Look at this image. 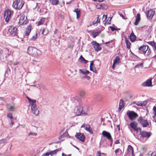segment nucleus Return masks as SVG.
<instances>
[{
	"mask_svg": "<svg viewBox=\"0 0 156 156\" xmlns=\"http://www.w3.org/2000/svg\"><path fill=\"white\" fill-rule=\"evenodd\" d=\"M74 11L76 13H80V9H75Z\"/></svg>",
	"mask_w": 156,
	"mask_h": 156,
	"instance_id": "45",
	"label": "nucleus"
},
{
	"mask_svg": "<svg viewBox=\"0 0 156 156\" xmlns=\"http://www.w3.org/2000/svg\"><path fill=\"white\" fill-rule=\"evenodd\" d=\"M148 43L153 47L155 50H156V43L154 41H149L148 42Z\"/></svg>",
	"mask_w": 156,
	"mask_h": 156,
	"instance_id": "30",
	"label": "nucleus"
},
{
	"mask_svg": "<svg viewBox=\"0 0 156 156\" xmlns=\"http://www.w3.org/2000/svg\"><path fill=\"white\" fill-rule=\"evenodd\" d=\"M85 129L89 132L90 133L92 134L93 132H92L91 130L90 129V127L89 126H87L85 127Z\"/></svg>",
	"mask_w": 156,
	"mask_h": 156,
	"instance_id": "35",
	"label": "nucleus"
},
{
	"mask_svg": "<svg viewBox=\"0 0 156 156\" xmlns=\"http://www.w3.org/2000/svg\"><path fill=\"white\" fill-rule=\"evenodd\" d=\"M4 101L5 99L3 98L0 97V101Z\"/></svg>",
	"mask_w": 156,
	"mask_h": 156,
	"instance_id": "56",
	"label": "nucleus"
},
{
	"mask_svg": "<svg viewBox=\"0 0 156 156\" xmlns=\"http://www.w3.org/2000/svg\"><path fill=\"white\" fill-rule=\"evenodd\" d=\"M99 32H93L92 33V35L93 38H95L98 34Z\"/></svg>",
	"mask_w": 156,
	"mask_h": 156,
	"instance_id": "40",
	"label": "nucleus"
},
{
	"mask_svg": "<svg viewBox=\"0 0 156 156\" xmlns=\"http://www.w3.org/2000/svg\"><path fill=\"white\" fill-rule=\"evenodd\" d=\"M98 18H99V17H98L97 20L96 21H95V22H93V24H95L96 23H97L98 22V23L99 22L100 20H99V21H98Z\"/></svg>",
	"mask_w": 156,
	"mask_h": 156,
	"instance_id": "49",
	"label": "nucleus"
},
{
	"mask_svg": "<svg viewBox=\"0 0 156 156\" xmlns=\"http://www.w3.org/2000/svg\"><path fill=\"white\" fill-rule=\"evenodd\" d=\"M85 126V125L84 124H83L82 125V126H81V128H83V127L84 128Z\"/></svg>",
	"mask_w": 156,
	"mask_h": 156,
	"instance_id": "62",
	"label": "nucleus"
},
{
	"mask_svg": "<svg viewBox=\"0 0 156 156\" xmlns=\"http://www.w3.org/2000/svg\"><path fill=\"white\" fill-rule=\"evenodd\" d=\"M123 102V101L122 99H121L120 101L119 108V109L120 110H121L124 106Z\"/></svg>",
	"mask_w": 156,
	"mask_h": 156,
	"instance_id": "28",
	"label": "nucleus"
},
{
	"mask_svg": "<svg viewBox=\"0 0 156 156\" xmlns=\"http://www.w3.org/2000/svg\"><path fill=\"white\" fill-rule=\"evenodd\" d=\"M127 150L128 153H130L132 154H133L134 153L133 147L130 145H129L128 146V147Z\"/></svg>",
	"mask_w": 156,
	"mask_h": 156,
	"instance_id": "25",
	"label": "nucleus"
},
{
	"mask_svg": "<svg viewBox=\"0 0 156 156\" xmlns=\"http://www.w3.org/2000/svg\"><path fill=\"white\" fill-rule=\"evenodd\" d=\"M137 123L135 122H132L129 124L130 127L133 128L135 131L138 132L140 128H137Z\"/></svg>",
	"mask_w": 156,
	"mask_h": 156,
	"instance_id": "12",
	"label": "nucleus"
},
{
	"mask_svg": "<svg viewBox=\"0 0 156 156\" xmlns=\"http://www.w3.org/2000/svg\"><path fill=\"white\" fill-rule=\"evenodd\" d=\"M153 110L154 111V115L153 116V119L156 121V107L155 106H154L153 108Z\"/></svg>",
	"mask_w": 156,
	"mask_h": 156,
	"instance_id": "33",
	"label": "nucleus"
},
{
	"mask_svg": "<svg viewBox=\"0 0 156 156\" xmlns=\"http://www.w3.org/2000/svg\"><path fill=\"white\" fill-rule=\"evenodd\" d=\"M15 109L14 105H10L9 106V109L10 111H13Z\"/></svg>",
	"mask_w": 156,
	"mask_h": 156,
	"instance_id": "37",
	"label": "nucleus"
},
{
	"mask_svg": "<svg viewBox=\"0 0 156 156\" xmlns=\"http://www.w3.org/2000/svg\"><path fill=\"white\" fill-rule=\"evenodd\" d=\"M140 20V14H137L136 16V20L134 23L135 25H137L139 22Z\"/></svg>",
	"mask_w": 156,
	"mask_h": 156,
	"instance_id": "22",
	"label": "nucleus"
},
{
	"mask_svg": "<svg viewBox=\"0 0 156 156\" xmlns=\"http://www.w3.org/2000/svg\"><path fill=\"white\" fill-rule=\"evenodd\" d=\"M26 98L30 103L29 106L31 107L32 113L36 116L38 115L39 114V111L36 105V100H31L27 96L26 97Z\"/></svg>",
	"mask_w": 156,
	"mask_h": 156,
	"instance_id": "1",
	"label": "nucleus"
},
{
	"mask_svg": "<svg viewBox=\"0 0 156 156\" xmlns=\"http://www.w3.org/2000/svg\"><path fill=\"white\" fill-rule=\"evenodd\" d=\"M7 116L8 118H9L11 120H12L13 118L12 114L11 113H8L7 115Z\"/></svg>",
	"mask_w": 156,
	"mask_h": 156,
	"instance_id": "38",
	"label": "nucleus"
},
{
	"mask_svg": "<svg viewBox=\"0 0 156 156\" xmlns=\"http://www.w3.org/2000/svg\"><path fill=\"white\" fill-rule=\"evenodd\" d=\"M119 60L120 58L118 56H117L115 59L114 60L112 66V68L113 69H114L116 65H119L120 62Z\"/></svg>",
	"mask_w": 156,
	"mask_h": 156,
	"instance_id": "18",
	"label": "nucleus"
},
{
	"mask_svg": "<svg viewBox=\"0 0 156 156\" xmlns=\"http://www.w3.org/2000/svg\"><path fill=\"white\" fill-rule=\"evenodd\" d=\"M120 149L119 148H118L116 149L115 151V153L116 155L117 154V153L119 151V150H120Z\"/></svg>",
	"mask_w": 156,
	"mask_h": 156,
	"instance_id": "48",
	"label": "nucleus"
},
{
	"mask_svg": "<svg viewBox=\"0 0 156 156\" xmlns=\"http://www.w3.org/2000/svg\"><path fill=\"white\" fill-rule=\"evenodd\" d=\"M138 121L143 127H147L149 125V123L147 120L144 119L141 117H139Z\"/></svg>",
	"mask_w": 156,
	"mask_h": 156,
	"instance_id": "7",
	"label": "nucleus"
},
{
	"mask_svg": "<svg viewBox=\"0 0 156 156\" xmlns=\"http://www.w3.org/2000/svg\"><path fill=\"white\" fill-rule=\"evenodd\" d=\"M146 104L145 101L144 102H138L136 103V105L138 106H145Z\"/></svg>",
	"mask_w": 156,
	"mask_h": 156,
	"instance_id": "29",
	"label": "nucleus"
},
{
	"mask_svg": "<svg viewBox=\"0 0 156 156\" xmlns=\"http://www.w3.org/2000/svg\"><path fill=\"white\" fill-rule=\"evenodd\" d=\"M136 36L134 35L133 32H132L129 36V38L130 41L132 42L135 41L136 40Z\"/></svg>",
	"mask_w": 156,
	"mask_h": 156,
	"instance_id": "24",
	"label": "nucleus"
},
{
	"mask_svg": "<svg viewBox=\"0 0 156 156\" xmlns=\"http://www.w3.org/2000/svg\"><path fill=\"white\" fill-rule=\"evenodd\" d=\"M126 114L129 118L131 120L135 119L138 116L137 113L133 111H128L127 112Z\"/></svg>",
	"mask_w": 156,
	"mask_h": 156,
	"instance_id": "6",
	"label": "nucleus"
},
{
	"mask_svg": "<svg viewBox=\"0 0 156 156\" xmlns=\"http://www.w3.org/2000/svg\"><path fill=\"white\" fill-rule=\"evenodd\" d=\"M31 26H28L26 29V30L25 33V35L28 36L29 35V33L31 31Z\"/></svg>",
	"mask_w": 156,
	"mask_h": 156,
	"instance_id": "26",
	"label": "nucleus"
},
{
	"mask_svg": "<svg viewBox=\"0 0 156 156\" xmlns=\"http://www.w3.org/2000/svg\"><path fill=\"white\" fill-rule=\"evenodd\" d=\"M50 1L51 2L53 5H57L58 4V0H50Z\"/></svg>",
	"mask_w": 156,
	"mask_h": 156,
	"instance_id": "36",
	"label": "nucleus"
},
{
	"mask_svg": "<svg viewBox=\"0 0 156 156\" xmlns=\"http://www.w3.org/2000/svg\"><path fill=\"white\" fill-rule=\"evenodd\" d=\"M120 143V142L118 140H116L115 141V144H118Z\"/></svg>",
	"mask_w": 156,
	"mask_h": 156,
	"instance_id": "52",
	"label": "nucleus"
},
{
	"mask_svg": "<svg viewBox=\"0 0 156 156\" xmlns=\"http://www.w3.org/2000/svg\"><path fill=\"white\" fill-rule=\"evenodd\" d=\"M37 37V34H36L34 36H33L31 38V40L33 41L35 40L36 38Z\"/></svg>",
	"mask_w": 156,
	"mask_h": 156,
	"instance_id": "44",
	"label": "nucleus"
},
{
	"mask_svg": "<svg viewBox=\"0 0 156 156\" xmlns=\"http://www.w3.org/2000/svg\"><path fill=\"white\" fill-rule=\"evenodd\" d=\"M0 143H6V140H0Z\"/></svg>",
	"mask_w": 156,
	"mask_h": 156,
	"instance_id": "55",
	"label": "nucleus"
},
{
	"mask_svg": "<svg viewBox=\"0 0 156 156\" xmlns=\"http://www.w3.org/2000/svg\"><path fill=\"white\" fill-rule=\"evenodd\" d=\"M90 70L94 73H97V71L96 70V68L94 65V64L93 61L91 62L90 64Z\"/></svg>",
	"mask_w": 156,
	"mask_h": 156,
	"instance_id": "21",
	"label": "nucleus"
},
{
	"mask_svg": "<svg viewBox=\"0 0 156 156\" xmlns=\"http://www.w3.org/2000/svg\"><path fill=\"white\" fill-rule=\"evenodd\" d=\"M88 106H85L83 107V114L85 115L87 114V113L88 111Z\"/></svg>",
	"mask_w": 156,
	"mask_h": 156,
	"instance_id": "27",
	"label": "nucleus"
},
{
	"mask_svg": "<svg viewBox=\"0 0 156 156\" xmlns=\"http://www.w3.org/2000/svg\"><path fill=\"white\" fill-rule=\"evenodd\" d=\"M45 21L44 19H41L40 21H39L38 23L37 26H39L42 24Z\"/></svg>",
	"mask_w": 156,
	"mask_h": 156,
	"instance_id": "34",
	"label": "nucleus"
},
{
	"mask_svg": "<svg viewBox=\"0 0 156 156\" xmlns=\"http://www.w3.org/2000/svg\"><path fill=\"white\" fill-rule=\"evenodd\" d=\"M142 85L144 86L150 87L152 86V81L151 79H148L146 82L142 83Z\"/></svg>",
	"mask_w": 156,
	"mask_h": 156,
	"instance_id": "20",
	"label": "nucleus"
},
{
	"mask_svg": "<svg viewBox=\"0 0 156 156\" xmlns=\"http://www.w3.org/2000/svg\"><path fill=\"white\" fill-rule=\"evenodd\" d=\"M102 135L104 137H106L108 140H111L112 142V139L110 133L106 131H103L102 132Z\"/></svg>",
	"mask_w": 156,
	"mask_h": 156,
	"instance_id": "13",
	"label": "nucleus"
},
{
	"mask_svg": "<svg viewBox=\"0 0 156 156\" xmlns=\"http://www.w3.org/2000/svg\"><path fill=\"white\" fill-rule=\"evenodd\" d=\"M11 12L9 9L6 10L4 14V17L6 22L9 21L11 18Z\"/></svg>",
	"mask_w": 156,
	"mask_h": 156,
	"instance_id": "8",
	"label": "nucleus"
},
{
	"mask_svg": "<svg viewBox=\"0 0 156 156\" xmlns=\"http://www.w3.org/2000/svg\"><path fill=\"white\" fill-rule=\"evenodd\" d=\"M91 44L93 46L95 51H98L101 49V47L100 46V44L97 43L96 41H92L91 42Z\"/></svg>",
	"mask_w": 156,
	"mask_h": 156,
	"instance_id": "9",
	"label": "nucleus"
},
{
	"mask_svg": "<svg viewBox=\"0 0 156 156\" xmlns=\"http://www.w3.org/2000/svg\"><path fill=\"white\" fill-rule=\"evenodd\" d=\"M140 134L141 137L143 138H149L151 135L150 133L145 131H141L140 132Z\"/></svg>",
	"mask_w": 156,
	"mask_h": 156,
	"instance_id": "16",
	"label": "nucleus"
},
{
	"mask_svg": "<svg viewBox=\"0 0 156 156\" xmlns=\"http://www.w3.org/2000/svg\"><path fill=\"white\" fill-rule=\"evenodd\" d=\"M139 50L141 51H142L145 54H146L147 56H148L151 54L150 49L149 48V46L147 45H144L141 46L139 48Z\"/></svg>",
	"mask_w": 156,
	"mask_h": 156,
	"instance_id": "5",
	"label": "nucleus"
},
{
	"mask_svg": "<svg viewBox=\"0 0 156 156\" xmlns=\"http://www.w3.org/2000/svg\"><path fill=\"white\" fill-rule=\"evenodd\" d=\"M75 137L82 142L84 141L85 136L83 133H77L75 135Z\"/></svg>",
	"mask_w": 156,
	"mask_h": 156,
	"instance_id": "14",
	"label": "nucleus"
},
{
	"mask_svg": "<svg viewBox=\"0 0 156 156\" xmlns=\"http://www.w3.org/2000/svg\"><path fill=\"white\" fill-rule=\"evenodd\" d=\"M62 156H66L64 153H62Z\"/></svg>",
	"mask_w": 156,
	"mask_h": 156,
	"instance_id": "64",
	"label": "nucleus"
},
{
	"mask_svg": "<svg viewBox=\"0 0 156 156\" xmlns=\"http://www.w3.org/2000/svg\"><path fill=\"white\" fill-rule=\"evenodd\" d=\"M4 54L3 52V51L1 49H0V58L3 56Z\"/></svg>",
	"mask_w": 156,
	"mask_h": 156,
	"instance_id": "46",
	"label": "nucleus"
},
{
	"mask_svg": "<svg viewBox=\"0 0 156 156\" xmlns=\"http://www.w3.org/2000/svg\"><path fill=\"white\" fill-rule=\"evenodd\" d=\"M125 41L127 48L128 49H129L130 48V45L131 44V43L129 40H127L126 39V40Z\"/></svg>",
	"mask_w": 156,
	"mask_h": 156,
	"instance_id": "32",
	"label": "nucleus"
},
{
	"mask_svg": "<svg viewBox=\"0 0 156 156\" xmlns=\"http://www.w3.org/2000/svg\"><path fill=\"white\" fill-rule=\"evenodd\" d=\"M110 27L111 28V30L112 31H114L115 30H116L115 28L113 27H112L111 26Z\"/></svg>",
	"mask_w": 156,
	"mask_h": 156,
	"instance_id": "50",
	"label": "nucleus"
},
{
	"mask_svg": "<svg viewBox=\"0 0 156 156\" xmlns=\"http://www.w3.org/2000/svg\"><path fill=\"white\" fill-rule=\"evenodd\" d=\"M121 16H122V18L123 19H125L124 16H123L122 14H121Z\"/></svg>",
	"mask_w": 156,
	"mask_h": 156,
	"instance_id": "63",
	"label": "nucleus"
},
{
	"mask_svg": "<svg viewBox=\"0 0 156 156\" xmlns=\"http://www.w3.org/2000/svg\"><path fill=\"white\" fill-rule=\"evenodd\" d=\"M155 14V12L152 10H149L147 13V17L148 19H151Z\"/></svg>",
	"mask_w": 156,
	"mask_h": 156,
	"instance_id": "17",
	"label": "nucleus"
},
{
	"mask_svg": "<svg viewBox=\"0 0 156 156\" xmlns=\"http://www.w3.org/2000/svg\"><path fill=\"white\" fill-rule=\"evenodd\" d=\"M76 18L77 19H78L80 17V13H76Z\"/></svg>",
	"mask_w": 156,
	"mask_h": 156,
	"instance_id": "51",
	"label": "nucleus"
},
{
	"mask_svg": "<svg viewBox=\"0 0 156 156\" xmlns=\"http://www.w3.org/2000/svg\"><path fill=\"white\" fill-rule=\"evenodd\" d=\"M60 150V149H58L54 151L48 152L45 153L43 154L41 156H49L50 155L51 156L54 154H55Z\"/></svg>",
	"mask_w": 156,
	"mask_h": 156,
	"instance_id": "11",
	"label": "nucleus"
},
{
	"mask_svg": "<svg viewBox=\"0 0 156 156\" xmlns=\"http://www.w3.org/2000/svg\"><path fill=\"white\" fill-rule=\"evenodd\" d=\"M107 16L106 15H104L102 17V20L103 21V23L104 24H105V23H107L108 24H110L111 23V20L112 19V18L109 17L108 19L106 20L107 19Z\"/></svg>",
	"mask_w": 156,
	"mask_h": 156,
	"instance_id": "15",
	"label": "nucleus"
},
{
	"mask_svg": "<svg viewBox=\"0 0 156 156\" xmlns=\"http://www.w3.org/2000/svg\"><path fill=\"white\" fill-rule=\"evenodd\" d=\"M143 63H140L139 64H138L135 66V68L139 67L140 66L142 67Z\"/></svg>",
	"mask_w": 156,
	"mask_h": 156,
	"instance_id": "47",
	"label": "nucleus"
},
{
	"mask_svg": "<svg viewBox=\"0 0 156 156\" xmlns=\"http://www.w3.org/2000/svg\"><path fill=\"white\" fill-rule=\"evenodd\" d=\"M24 5L23 2L20 0H16L13 2L12 6L16 9H20L23 7Z\"/></svg>",
	"mask_w": 156,
	"mask_h": 156,
	"instance_id": "4",
	"label": "nucleus"
},
{
	"mask_svg": "<svg viewBox=\"0 0 156 156\" xmlns=\"http://www.w3.org/2000/svg\"><path fill=\"white\" fill-rule=\"evenodd\" d=\"M27 18L23 15H20L18 16L16 18V20L18 22V23L20 25L26 24L28 22V20H26Z\"/></svg>",
	"mask_w": 156,
	"mask_h": 156,
	"instance_id": "3",
	"label": "nucleus"
},
{
	"mask_svg": "<svg viewBox=\"0 0 156 156\" xmlns=\"http://www.w3.org/2000/svg\"><path fill=\"white\" fill-rule=\"evenodd\" d=\"M146 156H156V152H154L151 153H149Z\"/></svg>",
	"mask_w": 156,
	"mask_h": 156,
	"instance_id": "39",
	"label": "nucleus"
},
{
	"mask_svg": "<svg viewBox=\"0 0 156 156\" xmlns=\"http://www.w3.org/2000/svg\"><path fill=\"white\" fill-rule=\"evenodd\" d=\"M48 31L46 30L45 29H44L42 31V34L44 35H45L48 34Z\"/></svg>",
	"mask_w": 156,
	"mask_h": 156,
	"instance_id": "41",
	"label": "nucleus"
},
{
	"mask_svg": "<svg viewBox=\"0 0 156 156\" xmlns=\"http://www.w3.org/2000/svg\"><path fill=\"white\" fill-rule=\"evenodd\" d=\"M12 64V62L11 61H9L8 62V64L9 65H11Z\"/></svg>",
	"mask_w": 156,
	"mask_h": 156,
	"instance_id": "59",
	"label": "nucleus"
},
{
	"mask_svg": "<svg viewBox=\"0 0 156 156\" xmlns=\"http://www.w3.org/2000/svg\"><path fill=\"white\" fill-rule=\"evenodd\" d=\"M79 94L81 97H84L85 95V92L83 90H80L79 92Z\"/></svg>",
	"mask_w": 156,
	"mask_h": 156,
	"instance_id": "31",
	"label": "nucleus"
},
{
	"mask_svg": "<svg viewBox=\"0 0 156 156\" xmlns=\"http://www.w3.org/2000/svg\"><path fill=\"white\" fill-rule=\"evenodd\" d=\"M19 63V62H16L15 63H13V65H17Z\"/></svg>",
	"mask_w": 156,
	"mask_h": 156,
	"instance_id": "60",
	"label": "nucleus"
},
{
	"mask_svg": "<svg viewBox=\"0 0 156 156\" xmlns=\"http://www.w3.org/2000/svg\"><path fill=\"white\" fill-rule=\"evenodd\" d=\"M87 62L88 61L84 59V60H83V62L84 64H86Z\"/></svg>",
	"mask_w": 156,
	"mask_h": 156,
	"instance_id": "58",
	"label": "nucleus"
},
{
	"mask_svg": "<svg viewBox=\"0 0 156 156\" xmlns=\"http://www.w3.org/2000/svg\"><path fill=\"white\" fill-rule=\"evenodd\" d=\"M37 135V133H36L30 132L29 133L28 135V136H29L30 135L36 136Z\"/></svg>",
	"mask_w": 156,
	"mask_h": 156,
	"instance_id": "42",
	"label": "nucleus"
},
{
	"mask_svg": "<svg viewBox=\"0 0 156 156\" xmlns=\"http://www.w3.org/2000/svg\"><path fill=\"white\" fill-rule=\"evenodd\" d=\"M27 52L29 54H33L35 56H39L41 55V51L39 50L32 47H28Z\"/></svg>",
	"mask_w": 156,
	"mask_h": 156,
	"instance_id": "2",
	"label": "nucleus"
},
{
	"mask_svg": "<svg viewBox=\"0 0 156 156\" xmlns=\"http://www.w3.org/2000/svg\"><path fill=\"white\" fill-rule=\"evenodd\" d=\"M84 60V58L82 56V55H81L79 58V61L80 62H83V60Z\"/></svg>",
	"mask_w": 156,
	"mask_h": 156,
	"instance_id": "43",
	"label": "nucleus"
},
{
	"mask_svg": "<svg viewBox=\"0 0 156 156\" xmlns=\"http://www.w3.org/2000/svg\"><path fill=\"white\" fill-rule=\"evenodd\" d=\"M83 107H77L75 113L76 115H80L83 114Z\"/></svg>",
	"mask_w": 156,
	"mask_h": 156,
	"instance_id": "19",
	"label": "nucleus"
},
{
	"mask_svg": "<svg viewBox=\"0 0 156 156\" xmlns=\"http://www.w3.org/2000/svg\"><path fill=\"white\" fill-rule=\"evenodd\" d=\"M79 72L80 74H82L83 75H86L89 73V71L85 69H79Z\"/></svg>",
	"mask_w": 156,
	"mask_h": 156,
	"instance_id": "23",
	"label": "nucleus"
},
{
	"mask_svg": "<svg viewBox=\"0 0 156 156\" xmlns=\"http://www.w3.org/2000/svg\"><path fill=\"white\" fill-rule=\"evenodd\" d=\"M58 32V30L57 29H56L54 32V34H56Z\"/></svg>",
	"mask_w": 156,
	"mask_h": 156,
	"instance_id": "54",
	"label": "nucleus"
},
{
	"mask_svg": "<svg viewBox=\"0 0 156 156\" xmlns=\"http://www.w3.org/2000/svg\"><path fill=\"white\" fill-rule=\"evenodd\" d=\"M11 122L10 123H9V125L11 126H12L13 124H14V122L13 121H12V120H11Z\"/></svg>",
	"mask_w": 156,
	"mask_h": 156,
	"instance_id": "53",
	"label": "nucleus"
},
{
	"mask_svg": "<svg viewBox=\"0 0 156 156\" xmlns=\"http://www.w3.org/2000/svg\"><path fill=\"white\" fill-rule=\"evenodd\" d=\"M117 127L118 128V129L119 131H120L119 126V125H117Z\"/></svg>",
	"mask_w": 156,
	"mask_h": 156,
	"instance_id": "61",
	"label": "nucleus"
},
{
	"mask_svg": "<svg viewBox=\"0 0 156 156\" xmlns=\"http://www.w3.org/2000/svg\"><path fill=\"white\" fill-rule=\"evenodd\" d=\"M17 30L16 28L13 26H9L8 28L9 32L13 36H15L16 34Z\"/></svg>",
	"mask_w": 156,
	"mask_h": 156,
	"instance_id": "10",
	"label": "nucleus"
},
{
	"mask_svg": "<svg viewBox=\"0 0 156 156\" xmlns=\"http://www.w3.org/2000/svg\"><path fill=\"white\" fill-rule=\"evenodd\" d=\"M97 154L98 156H101V154L100 152H98Z\"/></svg>",
	"mask_w": 156,
	"mask_h": 156,
	"instance_id": "57",
	"label": "nucleus"
}]
</instances>
